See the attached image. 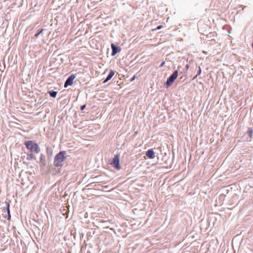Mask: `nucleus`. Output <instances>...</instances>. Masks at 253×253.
<instances>
[{"instance_id":"f257e3e1","label":"nucleus","mask_w":253,"mask_h":253,"mask_svg":"<svg viewBox=\"0 0 253 253\" xmlns=\"http://www.w3.org/2000/svg\"><path fill=\"white\" fill-rule=\"evenodd\" d=\"M66 154L65 151H61L55 156L54 159V165L55 167H62L63 165V162L66 159Z\"/></svg>"},{"instance_id":"f03ea898","label":"nucleus","mask_w":253,"mask_h":253,"mask_svg":"<svg viewBox=\"0 0 253 253\" xmlns=\"http://www.w3.org/2000/svg\"><path fill=\"white\" fill-rule=\"evenodd\" d=\"M26 148L32 153L36 154L40 152V148L38 145L33 141H28L25 143Z\"/></svg>"},{"instance_id":"7ed1b4c3","label":"nucleus","mask_w":253,"mask_h":253,"mask_svg":"<svg viewBox=\"0 0 253 253\" xmlns=\"http://www.w3.org/2000/svg\"><path fill=\"white\" fill-rule=\"evenodd\" d=\"M178 76V71H174L173 74L168 78L166 83H165V85L167 87H169L174 82L175 79L177 78Z\"/></svg>"},{"instance_id":"20e7f679","label":"nucleus","mask_w":253,"mask_h":253,"mask_svg":"<svg viewBox=\"0 0 253 253\" xmlns=\"http://www.w3.org/2000/svg\"><path fill=\"white\" fill-rule=\"evenodd\" d=\"M110 164L117 169H120L121 167L120 166V158L118 155H116L113 159Z\"/></svg>"},{"instance_id":"39448f33","label":"nucleus","mask_w":253,"mask_h":253,"mask_svg":"<svg viewBox=\"0 0 253 253\" xmlns=\"http://www.w3.org/2000/svg\"><path fill=\"white\" fill-rule=\"evenodd\" d=\"M75 75H71L66 80L64 84V87H66L68 85H71L73 84V80L75 79Z\"/></svg>"},{"instance_id":"423d86ee","label":"nucleus","mask_w":253,"mask_h":253,"mask_svg":"<svg viewBox=\"0 0 253 253\" xmlns=\"http://www.w3.org/2000/svg\"><path fill=\"white\" fill-rule=\"evenodd\" d=\"M155 153L153 149H149L146 152V156L150 158V159H153L154 158L155 156Z\"/></svg>"},{"instance_id":"0eeeda50","label":"nucleus","mask_w":253,"mask_h":253,"mask_svg":"<svg viewBox=\"0 0 253 253\" xmlns=\"http://www.w3.org/2000/svg\"><path fill=\"white\" fill-rule=\"evenodd\" d=\"M111 48L112 49V55L114 56L117 52H120L121 49L119 47H116L113 43L111 44Z\"/></svg>"},{"instance_id":"6e6552de","label":"nucleus","mask_w":253,"mask_h":253,"mask_svg":"<svg viewBox=\"0 0 253 253\" xmlns=\"http://www.w3.org/2000/svg\"><path fill=\"white\" fill-rule=\"evenodd\" d=\"M115 72L112 70H111L108 76H107V78L105 80V81L103 82L104 83H105L109 81L114 75Z\"/></svg>"},{"instance_id":"1a4fd4ad","label":"nucleus","mask_w":253,"mask_h":253,"mask_svg":"<svg viewBox=\"0 0 253 253\" xmlns=\"http://www.w3.org/2000/svg\"><path fill=\"white\" fill-rule=\"evenodd\" d=\"M40 162L42 164V165L43 166H45L46 165V159H45V156L42 154H41V156H40Z\"/></svg>"},{"instance_id":"9d476101","label":"nucleus","mask_w":253,"mask_h":253,"mask_svg":"<svg viewBox=\"0 0 253 253\" xmlns=\"http://www.w3.org/2000/svg\"><path fill=\"white\" fill-rule=\"evenodd\" d=\"M49 93L50 96L52 97L55 98L56 96L57 92L55 91H49Z\"/></svg>"},{"instance_id":"9b49d317","label":"nucleus","mask_w":253,"mask_h":253,"mask_svg":"<svg viewBox=\"0 0 253 253\" xmlns=\"http://www.w3.org/2000/svg\"><path fill=\"white\" fill-rule=\"evenodd\" d=\"M248 135L250 137H251L252 136V134H253V129H251V128H249L248 131Z\"/></svg>"},{"instance_id":"f8f14e48","label":"nucleus","mask_w":253,"mask_h":253,"mask_svg":"<svg viewBox=\"0 0 253 253\" xmlns=\"http://www.w3.org/2000/svg\"><path fill=\"white\" fill-rule=\"evenodd\" d=\"M7 211L8 214V216L10 217V211H9V204H7Z\"/></svg>"},{"instance_id":"ddd939ff","label":"nucleus","mask_w":253,"mask_h":253,"mask_svg":"<svg viewBox=\"0 0 253 253\" xmlns=\"http://www.w3.org/2000/svg\"><path fill=\"white\" fill-rule=\"evenodd\" d=\"M43 29H42L40 31H39V32L38 33L35 34V37L37 38L39 36V35L43 32Z\"/></svg>"},{"instance_id":"4468645a","label":"nucleus","mask_w":253,"mask_h":253,"mask_svg":"<svg viewBox=\"0 0 253 253\" xmlns=\"http://www.w3.org/2000/svg\"><path fill=\"white\" fill-rule=\"evenodd\" d=\"M201 73V67L199 66V71L197 73V75L196 76L195 78L197 77L198 76H199Z\"/></svg>"},{"instance_id":"2eb2a0df","label":"nucleus","mask_w":253,"mask_h":253,"mask_svg":"<svg viewBox=\"0 0 253 253\" xmlns=\"http://www.w3.org/2000/svg\"><path fill=\"white\" fill-rule=\"evenodd\" d=\"M162 27H163V26L162 25H160V26L157 27V28H156V30L161 29Z\"/></svg>"},{"instance_id":"dca6fc26","label":"nucleus","mask_w":253,"mask_h":253,"mask_svg":"<svg viewBox=\"0 0 253 253\" xmlns=\"http://www.w3.org/2000/svg\"><path fill=\"white\" fill-rule=\"evenodd\" d=\"M165 61H163V62L161 63V66H161V67H163V66L165 65Z\"/></svg>"},{"instance_id":"f3484780","label":"nucleus","mask_w":253,"mask_h":253,"mask_svg":"<svg viewBox=\"0 0 253 253\" xmlns=\"http://www.w3.org/2000/svg\"><path fill=\"white\" fill-rule=\"evenodd\" d=\"M135 79V76H133V77L131 79V81H133Z\"/></svg>"},{"instance_id":"a211bd4d","label":"nucleus","mask_w":253,"mask_h":253,"mask_svg":"<svg viewBox=\"0 0 253 253\" xmlns=\"http://www.w3.org/2000/svg\"><path fill=\"white\" fill-rule=\"evenodd\" d=\"M85 108V105H83V106H82L81 107V110H83Z\"/></svg>"},{"instance_id":"6ab92c4d","label":"nucleus","mask_w":253,"mask_h":253,"mask_svg":"<svg viewBox=\"0 0 253 253\" xmlns=\"http://www.w3.org/2000/svg\"><path fill=\"white\" fill-rule=\"evenodd\" d=\"M252 48H253V43H252Z\"/></svg>"},{"instance_id":"aec40b11","label":"nucleus","mask_w":253,"mask_h":253,"mask_svg":"<svg viewBox=\"0 0 253 253\" xmlns=\"http://www.w3.org/2000/svg\"><path fill=\"white\" fill-rule=\"evenodd\" d=\"M32 154L30 155V157L31 158H32Z\"/></svg>"},{"instance_id":"412c9836","label":"nucleus","mask_w":253,"mask_h":253,"mask_svg":"<svg viewBox=\"0 0 253 253\" xmlns=\"http://www.w3.org/2000/svg\"><path fill=\"white\" fill-rule=\"evenodd\" d=\"M137 133V131L135 132V134H136Z\"/></svg>"}]
</instances>
